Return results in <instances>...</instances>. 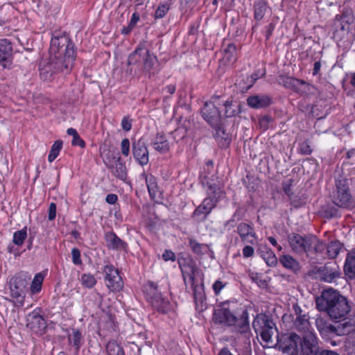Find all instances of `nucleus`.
<instances>
[{
	"label": "nucleus",
	"mask_w": 355,
	"mask_h": 355,
	"mask_svg": "<svg viewBox=\"0 0 355 355\" xmlns=\"http://www.w3.org/2000/svg\"><path fill=\"white\" fill-rule=\"evenodd\" d=\"M212 319L215 324L230 327L237 334H245L250 329L249 313L236 300L220 302L214 311Z\"/></svg>",
	"instance_id": "nucleus-1"
},
{
	"label": "nucleus",
	"mask_w": 355,
	"mask_h": 355,
	"mask_svg": "<svg viewBox=\"0 0 355 355\" xmlns=\"http://www.w3.org/2000/svg\"><path fill=\"white\" fill-rule=\"evenodd\" d=\"M49 62L53 71L67 74L76 58L74 44L66 35L53 36L49 48Z\"/></svg>",
	"instance_id": "nucleus-2"
},
{
	"label": "nucleus",
	"mask_w": 355,
	"mask_h": 355,
	"mask_svg": "<svg viewBox=\"0 0 355 355\" xmlns=\"http://www.w3.org/2000/svg\"><path fill=\"white\" fill-rule=\"evenodd\" d=\"M318 311L326 313L332 320L345 319L351 310L347 299L334 288L326 289L315 299Z\"/></svg>",
	"instance_id": "nucleus-3"
},
{
	"label": "nucleus",
	"mask_w": 355,
	"mask_h": 355,
	"mask_svg": "<svg viewBox=\"0 0 355 355\" xmlns=\"http://www.w3.org/2000/svg\"><path fill=\"white\" fill-rule=\"evenodd\" d=\"M202 184L207 186V197L191 214V218L197 223H202L207 220L209 214L216 206L218 199L223 195L219 186L214 182V180H211L207 175L204 176Z\"/></svg>",
	"instance_id": "nucleus-4"
},
{
	"label": "nucleus",
	"mask_w": 355,
	"mask_h": 355,
	"mask_svg": "<svg viewBox=\"0 0 355 355\" xmlns=\"http://www.w3.org/2000/svg\"><path fill=\"white\" fill-rule=\"evenodd\" d=\"M288 241L291 250L299 254L305 253L311 256L320 254L324 250L323 242L312 234L291 233L288 235Z\"/></svg>",
	"instance_id": "nucleus-5"
},
{
	"label": "nucleus",
	"mask_w": 355,
	"mask_h": 355,
	"mask_svg": "<svg viewBox=\"0 0 355 355\" xmlns=\"http://www.w3.org/2000/svg\"><path fill=\"white\" fill-rule=\"evenodd\" d=\"M332 202L341 209H351L355 202L350 192L349 180L346 178L336 180L335 189L330 195Z\"/></svg>",
	"instance_id": "nucleus-6"
},
{
	"label": "nucleus",
	"mask_w": 355,
	"mask_h": 355,
	"mask_svg": "<svg viewBox=\"0 0 355 355\" xmlns=\"http://www.w3.org/2000/svg\"><path fill=\"white\" fill-rule=\"evenodd\" d=\"M161 286L152 281L144 285L146 298L153 309L161 313H166L170 310V302L167 298L162 297Z\"/></svg>",
	"instance_id": "nucleus-7"
},
{
	"label": "nucleus",
	"mask_w": 355,
	"mask_h": 355,
	"mask_svg": "<svg viewBox=\"0 0 355 355\" xmlns=\"http://www.w3.org/2000/svg\"><path fill=\"white\" fill-rule=\"evenodd\" d=\"M179 264L185 283L187 281V277L189 278V281L193 290V298L196 303L202 304L205 300L204 284L202 282H201L200 284H196V272L198 271V267L196 264L192 259L187 262L185 261L184 263H179Z\"/></svg>",
	"instance_id": "nucleus-8"
},
{
	"label": "nucleus",
	"mask_w": 355,
	"mask_h": 355,
	"mask_svg": "<svg viewBox=\"0 0 355 355\" xmlns=\"http://www.w3.org/2000/svg\"><path fill=\"white\" fill-rule=\"evenodd\" d=\"M252 325L254 331L259 334L266 343L271 342L273 334L277 331L275 324L272 318L264 313L257 314Z\"/></svg>",
	"instance_id": "nucleus-9"
},
{
	"label": "nucleus",
	"mask_w": 355,
	"mask_h": 355,
	"mask_svg": "<svg viewBox=\"0 0 355 355\" xmlns=\"http://www.w3.org/2000/svg\"><path fill=\"white\" fill-rule=\"evenodd\" d=\"M10 296L17 306H21L24 302L25 291L28 285L27 277L19 275L10 278L9 282Z\"/></svg>",
	"instance_id": "nucleus-10"
},
{
	"label": "nucleus",
	"mask_w": 355,
	"mask_h": 355,
	"mask_svg": "<svg viewBox=\"0 0 355 355\" xmlns=\"http://www.w3.org/2000/svg\"><path fill=\"white\" fill-rule=\"evenodd\" d=\"M315 332L301 335L299 355H318L324 348Z\"/></svg>",
	"instance_id": "nucleus-11"
},
{
	"label": "nucleus",
	"mask_w": 355,
	"mask_h": 355,
	"mask_svg": "<svg viewBox=\"0 0 355 355\" xmlns=\"http://www.w3.org/2000/svg\"><path fill=\"white\" fill-rule=\"evenodd\" d=\"M301 336L295 332L284 334L278 340L279 349L288 355H299Z\"/></svg>",
	"instance_id": "nucleus-12"
},
{
	"label": "nucleus",
	"mask_w": 355,
	"mask_h": 355,
	"mask_svg": "<svg viewBox=\"0 0 355 355\" xmlns=\"http://www.w3.org/2000/svg\"><path fill=\"white\" fill-rule=\"evenodd\" d=\"M105 282L107 288L112 292H119L123 288V281L118 269L112 265H105L103 269Z\"/></svg>",
	"instance_id": "nucleus-13"
},
{
	"label": "nucleus",
	"mask_w": 355,
	"mask_h": 355,
	"mask_svg": "<svg viewBox=\"0 0 355 355\" xmlns=\"http://www.w3.org/2000/svg\"><path fill=\"white\" fill-rule=\"evenodd\" d=\"M157 62V57L153 53H150L147 49V54L144 55L141 65L127 69V73L130 76H139L144 73L150 77L155 72V65Z\"/></svg>",
	"instance_id": "nucleus-14"
},
{
	"label": "nucleus",
	"mask_w": 355,
	"mask_h": 355,
	"mask_svg": "<svg viewBox=\"0 0 355 355\" xmlns=\"http://www.w3.org/2000/svg\"><path fill=\"white\" fill-rule=\"evenodd\" d=\"M315 274L320 281L331 283L340 276L338 265L336 262L326 263L315 268Z\"/></svg>",
	"instance_id": "nucleus-15"
},
{
	"label": "nucleus",
	"mask_w": 355,
	"mask_h": 355,
	"mask_svg": "<svg viewBox=\"0 0 355 355\" xmlns=\"http://www.w3.org/2000/svg\"><path fill=\"white\" fill-rule=\"evenodd\" d=\"M132 155L136 162L141 166H146L149 162V153L143 139H134L132 143Z\"/></svg>",
	"instance_id": "nucleus-16"
},
{
	"label": "nucleus",
	"mask_w": 355,
	"mask_h": 355,
	"mask_svg": "<svg viewBox=\"0 0 355 355\" xmlns=\"http://www.w3.org/2000/svg\"><path fill=\"white\" fill-rule=\"evenodd\" d=\"M215 103V101L205 103L201 110L202 117L211 127L217 126L221 119L220 113Z\"/></svg>",
	"instance_id": "nucleus-17"
},
{
	"label": "nucleus",
	"mask_w": 355,
	"mask_h": 355,
	"mask_svg": "<svg viewBox=\"0 0 355 355\" xmlns=\"http://www.w3.org/2000/svg\"><path fill=\"white\" fill-rule=\"evenodd\" d=\"M283 85L287 88L293 90L295 92L301 95H304L310 91L313 86L306 81L293 77H286L283 78Z\"/></svg>",
	"instance_id": "nucleus-18"
},
{
	"label": "nucleus",
	"mask_w": 355,
	"mask_h": 355,
	"mask_svg": "<svg viewBox=\"0 0 355 355\" xmlns=\"http://www.w3.org/2000/svg\"><path fill=\"white\" fill-rule=\"evenodd\" d=\"M26 326L36 334H42L46 328V323L42 315L33 311L26 317Z\"/></svg>",
	"instance_id": "nucleus-19"
},
{
	"label": "nucleus",
	"mask_w": 355,
	"mask_h": 355,
	"mask_svg": "<svg viewBox=\"0 0 355 355\" xmlns=\"http://www.w3.org/2000/svg\"><path fill=\"white\" fill-rule=\"evenodd\" d=\"M12 47L11 43L6 39L0 40V64L3 68H10Z\"/></svg>",
	"instance_id": "nucleus-20"
},
{
	"label": "nucleus",
	"mask_w": 355,
	"mask_h": 355,
	"mask_svg": "<svg viewBox=\"0 0 355 355\" xmlns=\"http://www.w3.org/2000/svg\"><path fill=\"white\" fill-rule=\"evenodd\" d=\"M145 54H147V49L144 44H139L135 50L128 56L127 62L128 69L140 67Z\"/></svg>",
	"instance_id": "nucleus-21"
},
{
	"label": "nucleus",
	"mask_w": 355,
	"mask_h": 355,
	"mask_svg": "<svg viewBox=\"0 0 355 355\" xmlns=\"http://www.w3.org/2000/svg\"><path fill=\"white\" fill-rule=\"evenodd\" d=\"M237 233L244 243L253 244L256 240V233L250 224L241 223L237 226Z\"/></svg>",
	"instance_id": "nucleus-22"
},
{
	"label": "nucleus",
	"mask_w": 355,
	"mask_h": 355,
	"mask_svg": "<svg viewBox=\"0 0 355 355\" xmlns=\"http://www.w3.org/2000/svg\"><path fill=\"white\" fill-rule=\"evenodd\" d=\"M106 246L108 249L114 250H126L127 243L121 239L114 232H108L105 234Z\"/></svg>",
	"instance_id": "nucleus-23"
},
{
	"label": "nucleus",
	"mask_w": 355,
	"mask_h": 355,
	"mask_svg": "<svg viewBox=\"0 0 355 355\" xmlns=\"http://www.w3.org/2000/svg\"><path fill=\"white\" fill-rule=\"evenodd\" d=\"M272 103L271 98L264 94L250 96L247 98L248 105L254 109H261L269 106Z\"/></svg>",
	"instance_id": "nucleus-24"
},
{
	"label": "nucleus",
	"mask_w": 355,
	"mask_h": 355,
	"mask_svg": "<svg viewBox=\"0 0 355 355\" xmlns=\"http://www.w3.org/2000/svg\"><path fill=\"white\" fill-rule=\"evenodd\" d=\"M354 21L352 12L349 10L343 11L341 15L335 17V25L340 26L342 31H349V25Z\"/></svg>",
	"instance_id": "nucleus-25"
},
{
	"label": "nucleus",
	"mask_w": 355,
	"mask_h": 355,
	"mask_svg": "<svg viewBox=\"0 0 355 355\" xmlns=\"http://www.w3.org/2000/svg\"><path fill=\"white\" fill-rule=\"evenodd\" d=\"M344 272L348 279H355V250L347 253L344 265Z\"/></svg>",
	"instance_id": "nucleus-26"
},
{
	"label": "nucleus",
	"mask_w": 355,
	"mask_h": 355,
	"mask_svg": "<svg viewBox=\"0 0 355 355\" xmlns=\"http://www.w3.org/2000/svg\"><path fill=\"white\" fill-rule=\"evenodd\" d=\"M293 324L296 330L300 332L302 335L308 332H315L311 327L308 315L299 318H293Z\"/></svg>",
	"instance_id": "nucleus-27"
},
{
	"label": "nucleus",
	"mask_w": 355,
	"mask_h": 355,
	"mask_svg": "<svg viewBox=\"0 0 355 355\" xmlns=\"http://www.w3.org/2000/svg\"><path fill=\"white\" fill-rule=\"evenodd\" d=\"M153 146L160 153H166L169 151L170 145L168 139L163 133H157L153 141Z\"/></svg>",
	"instance_id": "nucleus-28"
},
{
	"label": "nucleus",
	"mask_w": 355,
	"mask_h": 355,
	"mask_svg": "<svg viewBox=\"0 0 355 355\" xmlns=\"http://www.w3.org/2000/svg\"><path fill=\"white\" fill-rule=\"evenodd\" d=\"M246 334H238L239 339L243 340V345L239 348V355H252L251 338L252 334L251 329L247 330Z\"/></svg>",
	"instance_id": "nucleus-29"
},
{
	"label": "nucleus",
	"mask_w": 355,
	"mask_h": 355,
	"mask_svg": "<svg viewBox=\"0 0 355 355\" xmlns=\"http://www.w3.org/2000/svg\"><path fill=\"white\" fill-rule=\"evenodd\" d=\"M236 60V48L234 44H229L223 50L221 62L225 65H232Z\"/></svg>",
	"instance_id": "nucleus-30"
},
{
	"label": "nucleus",
	"mask_w": 355,
	"mask_h": 355,
	"mask_svg": "<svg viewBox=\"0 0 355 355\" xmlns=\"http://www.w3.org/2000/svg\"><path fill=\"white\" fill-rule=\"evenodd\" d=\"M216 130L215 137L218 141L222 147H227L231 141V137L227 132L225 128L220 125V123L216 127H213Z\"/></svg>",
	"instance_id": "nucleus-31"
},
{
	"label": "nucleus",
	"mask_w": 355,
	"mask_h": 355,
	"mask_svg": "<svg viewBox=\"0 0 355 355\" xmlns=\"http://www.w3.org/2000/svg\"><path fill=\"white\" fill-rule=\"evenodd\" d=\"M109 168L112 170V173L117 178L125 180L127 178L126 166L124 163L122 162L121 159L119 157L114 164Z\"/></svg>",
	"instance_id": "nucleus-32"
},
{
	"label": "nucleus",
	"mask_w": 355,
	"mask_h": 355,
	"mask_svg": "<svg viewBox=\"0 0 355 355\" xmlns=\"http://www.w3.org/2000/svg\"><path fill=\"white\" fill-rule=\"evenodd\" d=\"M189 245L194 254L202 255L205 254H213V251L210 250L209 245L200 243L194 239H189Z\"/></svg>",
	"instance_id": "nucleus-33"
},
{
	"label": "nucleus",
	"mask_w": 355,
	"mask_h": 355,
	"mask_svg": "<svg viewBox=\"0 0 355 355\" xmlns=\"http://www.w3.org/2000/svg\"><path fill=\"white\" fill-rule=\"evenodd\" d=\"M225 115L226 117H232L241 112V105L232 99H228L223 103Z\"/></svg>",
	"instance_id": "nucleus-34"
},
{
	"label": "nucleus",
	"mask_w": 355,
	"mask_h": 355,
	"mask_svg": "<svg viewBox=\"0 0 355 355\" xmlns=\"http://www.w3.org/2000/svg\"><path fill=\"white\" fill-rule=\"evenodd\" d=\"M324 249H327V254L329 259H335L343 249V244L339 241H331L327 245L324 243Z\"/></svg>",
	"instance_id": "nucleus-35"
},
{
	"label": "nucleus",
	"mask_w": 355,
	"mask_h": 355,
	"mask_svg": "<svg viewBox=\"0 0 355 355\" xmlns=\"http://www.w3.org/2000/svg\"><path fill=\"white\" fill-rule=\"evenodd\" d=\"M279 262L287 269L296 271L299 269V263L293 257L284 254L279 257Z\"/></svg>",
	"instance_id": "nucleus-36"
},
{
	"label": "nucleus",
	"mask_w": 355,
	"mask_h": 355,
	"mask_svg": "<svg viewBox=\"0 0 355 355\" xmlns=\"http://www.w3.org/2000/svg\"><path fill=\"white\" fill-rule=\"evenodd\" d=\"M144 175L149 194L151 197L155 198L158 191L157 180L151 174H144Z\"/></svg>",
	"instance_id": "nucleus-37"
},
{
	"label": "nucleus",
	"mask_w": 355,
	"mask_h": 355,
	"mask_svg": "<svg viewBox=\"0 0 355 355\" xmlns=\"http://www.w3.org/2000/svg\"><path fill=\"white\" fill-rule=\"evenodd\" d=\"M268 10L267 3L264 1H259L254 3V19L257 21L262 19Z\"/></svg>",
	"instance_id": "nucleus-38"
},
{
	"label": "nucleus",
	"mask_w": 355,
	"mask_h": 355,
	"mask_svg": "<svg viewBox=\"0 0 355 355\" xmlns=\"http://www.w3.org/2000/svg\"><path fill=\"white\" fill-rule=\"evenodd\" d=\"M107 355H125V352L115 340H110L106 345Z\"/></svg>",
	"instance_id": "nucleus-39"
},
{
	"label": "nucleus",
	"mask_w": 355,
	"mask_h": 355,
	"mask_svg": "<svg viewBox=\"0 0 355 355\" xmlns=\"http://www.w3.org/2000/svg\"><path fill=\"white\" fill-rule=\"evenodd\" d=\"M68 340L69 343L75 347L76 352H78L80 348L82 340V334L80 330L73 329L72 334L68 336Z\"/></svg>",
	"instance_id": "nucleus-40"
},
{
	"label": "nucleus",
	"mask_w": 355,
	"mask_h": 355,
	"mask_svg": "<svg viewBox=\"0 0 355 355\" xmlns=\"http://www.w3.org/2000/svg\"><path fill=\"white\" fill-rule=\"evenodd\" d=\"M62 146L63 141L62 140L58 139L54 142V144L52 145L51 148L48 156V161L49 162H53L57 158L62 148Z\"/></svg>",
	"instance_id": "nucleus-41"
},
{
	"label": "nucleus",
	"mask_w": 355,
	"mask_h": 355,
	"mask_svg": "<svg viewBox=\"0 0 355 355\" xmlns=\"http://www.w3.org/2000/svg\"><path fill=\"white\" fill-rule=\"evenodd\" d=\"M336 336H342L347 335L352 331V325L350 322H336Z\"/></svg>",
	"instance_id": "nucleus-42"
},
{
	"label": "nucleus",
	"mask_w": 355,
	"mask_h": 355,
	"mask_svg": "<svg viewBox=\"0 0 355 355\" xmlns=\"http://www.w3.org/2000/svg\"><path fill=\"white\" fill-rule=\"evenodd\" d=\"M57 73L56 71H53V66L49 61L46 64L42 65L40 69V75L41 78L44 80H49L51 78L52 76Z\"/></svg>",
	"instance_id": "nucleus-43"
},
{
	"label": "nucleus",
	"mask_w": 355,
	"mask_h": 355,
	"mask_svg": "<svg viewBox=\"0 0 355 355\" xmlns=\"http://www.w3.org/2000/svg\"><path fill=\"white\" fill-rule=\"evenodd\" d=\"M44 278V275L42 272L37 273L35 275L31 286V291L32 293H37L41 291Z\"/></svg>",
	"instance_id": "nucleus-44"
},
{
	"label": "nucleus",
	"mask_w": 355,
	"mask_h": 355,
	"mask_svg": "<svg viewBox=\"0 0 355 355\" xmlns=\"http://www.w3.org/2000/svg\"><path fill=\"white\" fill-rule=\"evenodd\" d=\"M337 206L334 205H325L322 207V211L324 216L328 218L336 217L339 215V210Z\"/></svg>",
	"instance_id": "nucleus-45"
},
{
	"label": "nucleus",
	"mask_w": 355,
	"mask_h": 355,
	"mask_svg": "<svg viewBox=\"0 0 355 355\" xmlns=\"http://www.w3.org/2000/svg\"><path fill=\"white\" fill-rule=\"evenodd\" d=\"M27 237V230L26 227H24L23 229L16 231L13 234V243L18 246L22 245L25 239Z\"/></svg>",
	"instance_id": "nucleus-46"
},
{
	"label": "nucleus",
	"mask_w": 355,
	"mask_h": 355,
	"mask_svg": "<svg viewBox=\"0 0 355 355\" xmlns=\"http://www.w3.org/2000/svg\"><path fill=\"white\" fill-rule=\"evenodd\" d=\"M80 281L83 286L88 288H93L96 284L95 277L91 274H83L81 275Z\"/></svg>",
	"instance_id": "nucleus-47"
},
{
	"label": "nucleus",
	"mask_w": 355,
	"mask_h": 355,
	"mask_svg": "<svg viewBox=\"0 0 355 355\" xmlns=\"http://www.w3.org/2000/svg\"><path fill=\"white\" fill-rule=\"evenodd\" d=\"M170 8L169 4L168 3H164L159 4V6L156 9L154 17L155 19H162L163 18L166 14L168 12Z\"/></svg>",
	"instance_id": "nucleus-48"
},
{
	"label": "nucleus",
	"mask_w": 355,
	"mask_h": 355,
	"mask_svg": "<svg viewBox=\"0 0 355 355\" xmlns=\"http://www.w3.org/2000/svg\"><path fill=\"white\" fill-rule=\"evenodd\" d=\"M329 323V322H328V320L322 316H318L316 318L315 327L321 336L322 335L324 331H325V329Z\"/></svg>",
	"instance_id": "nucleus-49"
},
{
	"label": "nucleus",
	"mask_w": 355,
	"mask_h": 355,
	"mask_svg": "<svg viewBox=\"0 0 355 355\" xmlns=\"http://www.w3.org/2000/svg\"><path fill=\"white\" fill-rule=\"evenodd\" d=\"M251 279L255 282L260 288H266L268 286V281L263 278V275L260 273H252Z\"/></svg>",
	"instance_id": "nucleus-50"
},
{
	"label": "nucleus",
	"mask_w": 355,
	"mask_h": 355,
	"mask_svg": "<svg viewBox=\"0 0 355 355\" xmlns=\"http://www.w3.org/2000/svg\"><path fill=\"white\" fill-rule=\"evenodd\" d=\"M263 259L269 266H273L277 263V257L272 251L267 252Z\"/></svg>",
	"instance_id": "nucleus-51"
},
{
	"label": "nucleus",
	"mask_w": 355,
	"mask_h": 355,
	"mask_svg": "<svg viewBox=\"0 0 355 355\" xmlns=\"http://www.w3.org/2000/svg\"><path fill=\"white\" fill-rule=\"evenodd\" d=\"M130 142L128 138H124L121 141V153L125 156L128 157L130 154Z\"/></svg>",
	"instance_id": "nucleus-52"
},
{
	"label": "nucleus",
	"mask_w": 355,
	"mask_h": 355,
	"mask_svg": "<svg viewBox=\"0 0 355 355\" xmlns=\"http://www.w3.org/2000/svg\"><path fill=\"white\" fill-rule=\"evenodd\" d=\"M72 262L74 265L80 266L83 263L80 258V251L78 248H73L71 250Z\"/></svg>",
	"instance_id": "nucleus-53"
},
{
	"label": "nucleus",
	"mask_w": 355,
	"mask_h": 355,
	"mask_svg": "<svg viewBox=\"0 0 355 355\" xmlns=\"http://www.w3.org/2000/svg\"><path fill=\"white\" fill-rule=\"evenodd\" d=\"M293 317H295L294 318H299L302 317H304L307 315V314L302 311V309L300 308V306L297 304H295L293 305Z\"/></svg>",
	"instance_id": "nucleus-54"
},
{
	"label": "nucleus",
	"mask_w": 355,
	"mask_h": 355,
	"mask_svg": "<svg viewBox=\"0 0 355 355\" xmlns=\"http://www.w3.org/2000/svg\"><path fill=\"white\" fill-rule=\"evenodd\" d=\"M264 75V73H260L259 71H257L253 73L250 77L248 78V81L249 83V85L247 87V89L250 88L255 83V82L262 76Z\"/></svg>",
	"instance_id": "nucleus-55"
},
{
	"label": "nucleus",
	"mask_w": 355,
	"mask_h": 355,
	"mask_svg": "<svg viewBox=\"0 0 355 355\" xmlns=\"http://www.w3.org/2000/svg\"><path fill=\"white\" fill-rule=\"evenodd\" d=\"M300 152L303 155H310L312 153L311 147L308 141H304L300 144Z\"/></svg>",
	"instance_id": "nucleus-56"
},
{
	"label": "nucleus",
	"mask_w": 355,
	"mask_h": 355,
	"mask_svg": "<svg viewBox=\"0 0 355 355\" xmlns=\"http://www.w3.org/2000/svg\"><path fill=\"white\" fill-rule=\"evenodd\" d=\"M336 323L335 324H331L329 323L327 325L325 331L322 334V336H336Z\"/></svg>",
	"instance_id": "nucleus-57"
},
{
	"label": "nucleus",
	"mask_w": 355,
	"mask_h": 355,
	"mask_svg": "<svg viewBox=\"0 0 355 355\" xmlns=\"http://www.w3.org/2000/svg\"><path fill=\"white\" fill-rule=\"evenodd\" d=\"M56 216V205L54 202H51L49 207L48 219L53 220L55 219Z\"/></svg>",
	"instance_id": "nucleus-58"
},
{
	"label": "nucleus",
	"mask_w": 355,
	"mask_h": 355,
	"mask_svg": "<svg viewBox=\"0 0 355 355\" xmlns=\"http://www.w3.org/2000/svg\"><path fill=\"white\" fill-rule=\"evenodd\" d=\"M162 258L164 261H174L175 260V253L169 250H166L163 254Z\"/></svg>",
	"instance_id": "nucleus-59"
},
{
	"label": "nucleus",
	"mask_w": 355,
	"mask_h": 355,
	"mask_svg": "<svg viewBox=\"0 0 355 355\" xmlns=\"http://www.w3.org/2000/svg\"><path fill=\"white\" fill-rule=\"evenodd\" d=\"M254 248L252 246L246 245L243 249V254L245 258L251 257L254 254Z\"/></svg>",
	"instance_id": "nucleus-60"
},
{
	"label": "nucleus",
	"mask_w": 355,
	"mask_h": 355,
	"mask_svg": "<svg viewBox=\"0 0 355 355\" xmlns=\"http://www.w3.org/2000/svg\"><path fill=\"white\" fill-rule=\"evenodd\" d=\"M225 284L220 280H216L213 284V289L215 294L218 295L224 288Z\"/></svg>",
	"instance_id": "nucleus-61"
},
{
	"label": "nucleus",
	"mask_w": 355,
	"mask_h": 355,
	"mask_svg": "<svg viewBox=\"0 0 355 355\" xmlns=\"http://www.w3.org/2000/svg\"><path fill=\"white\" fill-rule=\"evenodd\" d=\"M72 145L84 148L85 146V142L80 138L79 135H77L72 139Z\"/></svg>",
	"instance_id": "nucleus-62"
},
{
	"label": "nucleus",
	"mask_w": 355,
	"mask_h": 355,
	"mask_svg": "<svg viewBox=\"0 0 355 355\" xmlns=\"http://www.w3.org/2000/svg\"><path fill=\"white\" fill-rule=\"evenodd\" d=\"M121 126L125 131H129L132 128L131 122L126 117L123 118Z\"/></svg>",
	"instance_id": "nucleus-63"
},
{
	"label": "nucleus",
	"mask_w": 355,
	"mask_h": 355,
	"mask_svg": "<svg viewBox=\"0 0 355 355\" xmlns=\"http://www.w3.org/2000/svg\"><path fill=\"white\" fill-rule=\"evenodd\" d=\"M105 200L108 204L114 205L118 200V196L116 194L110 193L106 196Z\"/></svg>",
	"instance_id": "nucleus-64"
}]
</instances>
